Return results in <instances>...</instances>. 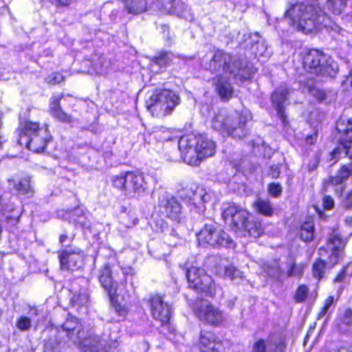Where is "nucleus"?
<instances>
[{
    "label": "nucleus",
    "instance_id": "1",
    "mask_svg": "<svg viewBox=\"0 0 352 352\" xmlns=\"http://www.w3.org/2000/svg\"><path fill=\"white\" fill-rule=\"evenodd\" d=\"M251 113L248 109L241 112L234 111L228 114L225 111H220L212 120V128L222 133H226L235 139L247 136L249 129L246 124L252 120Z\"/></svg>",
    "mask_w": 352,
    "mask_h": 352
},
{
    "label": "nucleus",
    "instance_id": "2",
    "mask_svg": "<svg viewBox=\"0 0 352 352\" xmlns=\"http://www.w3.org/2000/svg\"><path fill=\"white\" fill-rule=\"evenodd\" d=\"M178 148L184 161L192 166H198L203 158L212 156L215 153V143L206 137L190 134L182 137Z\"/></svg>",
    "mask_w": 352,
    "mask_h": 352
},
{
    "label": "nucleus",
    "instance_id": "3",
    "mask_svg": "<svg viewBox=\"0 0 352 352\" xmlns=\"http://www.w3.org/2000/svg\"><path fill=\"white\" fill-rule=\"evenodd\" d=\"M304 69L309 73L321 76L336 75L338 66L331 58L318 50H310L302 56Z\"/></svg>",
    "mask_w": 352,
    "mask_h": 352
},
{
    "label": "nucleus",
    "instance_id": "4",
    "mask_svg": "<svg viewBox=\"0 0 352 352\" xmlns=\"http://www.w3.org/2000/svg\"><path fill=\"white\" fill-rule=\"evenodd\" d=\"M179 97L169 89L156 91L146 102V108L153 116L164 117L172 113L179 104Z\"/></svg>",
    "mask_w": 352,
    "mask_h": 352
},
{
    "label": "nucleus",
    "instance_id": "5",
    "mask_svg": "<svg viewBox=\"0 0 352 352\" xmlns=\"http://www.w3.org/2000/svg\"><path fill=\"white\" fill-rule=\"evenodd\" d=\"M197 240L200 244L210 245L213 248H226L234 249L235 242L223 230L218 228L216 223H206L197 234Z\"/></svg>",
    "mask_w": 352,
    "mask_h": 352
},
{
    "label": "nucleus",
    "instance_id": "6",
    "mask_svg": "<svg viewBox=\"0 0 352 352\" xmlns=\"http://www.w3.org/2000/svg\"><path fill=\"white\" fill-rule=\"evenodd\" d=\"M210 69L213 72L223 71L236 76L239 75L243 68L241 60L236 56L223 50H218L214 52L209 63Z\"/></svg>",
    "mask_w": 352,
    "mask_h": 352
},
{
    "label": "nucleus",
    "instance_id": "7",
    "mask_svg": "<svg viewBox=\"0 0 352 352\" xmlns=\"http://www.w3.org/2000/svg\"><path fill=\"white\" fill-rule=\"evenodd\" d=\"M186 276L190 288L206 296L215 295L216 287L214 280L204 269L195 266L187 267Z\"/></svg>",
    "mask_w": 352,
    "mask_h": 352
},
{
    "label": "nucleus",
    "instance_id": "8",
    "mask_svg": "<svg viewBox=\"0 0 352 352\" xmlns=\"http://www.w3.org/2000/svg\"><path fill=\"white\" fill-rule=\"evenodd\" d=\"M157 208L162 216L175 223H180L184 217L181 203L176 197L168 192L162 190L159 192Z\"/></svg>",
    "mask_w": 352,
    "mask_h": 352
},
{
    "label": "nucleus",
    "instance_id": "9",
    "mask_svg": "<svg viewBox=\"0 0 352 352\" xmlns=\"http://www.w3.org/2000/svg\"><path fill=\"white\" fill-rule=\"evenodd\" d=\"M193 311L200 320L212 325H217L223 320L221 311L204 299H197L195 301Z\"/></svg>",
    "mask_w": 352,
    "mask_h": 352
},
{
    "label": "nucleus",
    "instance_id": "10",
    "mask_svg": "<svg viewBox=\"0 0 352 352\" xmlns=\"http://www.w3.org/2000/svg\"><path fill=\"white\" fill-rule=\"evenodd\" d=\"M222 217L234 231L241 232L245 228V223L249 218V212L242 207L232 205L222 212Z\"/></svg>",
    "mask_w": 352,
    "mask_h": 352
},
{
    "label": "nucleus",
    "instance_id": "11",
    "mask_svg": "<svg viewBox=\"0 0 352 352\" xmlns=\"http://www.w3.org/2000/svg\"><path fill=\"white\" fill-rule=\"evenodd\" d=\"M346 243L347 239L342 237L338 230H334L329 234L327 242V248L331 251L328 263L332 267L339 263Z\"/></svg>",
    "mask_w": 352,
    "mask_h": 352
},
{
    "label": "nucleus",
    "instance_id": "12",
    "mask_svg": "<svg viewBox=\"0 0 352 352\" xmlns=\"http://www.w3.org/2000/svg\"><path fill=\"white\" fill-rule=\"evenodd\" d=\"M151 313L153 318L162 324H167L171 316V307L165 302L162 297L155 295L150 298Z\"/></svg>",
    "mask_w": 352,
    "mask_h": 352
},
{
    "label": "nucleus",
    "instance_id": "13",
    "mask_svg": "<svg viewBox=\"0 0 352 352\" xmlns=\"http://www.w3.org/2000/svg\"><path fill=\"white\" fill-rule=\"evenodd\" d=\"M289 89L285 85H280L276 89L271 96V100L274 107L277 111L278 118L284 125L288 123L287 116L285 113V102L289 100Z\"/></svg>",
    "mask_w": 352,
    "mask_h": 352
},
{
    "label": "nucleus",
    "instance_id": "14",
    "mask_svg": "<svg viewBox=\"0 0 352 352\" xmlns=\"http://www.w3.org/2000/svg\"><path fill=\"white\" fill-rule=\"evenodd\" d=\"M78 342L86 352H109L111 347L117 346L116 342L110 344L105 339L92 334Z\"/></svg>",
    "mask_w": 352,
    "mask_h": 352
},
{
    "label": "nucleus",
    "instance_id": "15",
    "mask_svg": "<svg viewBox=\"0 0 352 352\" xmlns=\"http://www.w3.org/2000/svg\"><path fill=\"white\" fill-rule=\"evenodd\" d=\"M162 9L166 13L186 20H192L190 9L182 0H162Z\"/></svg>",
    "mask_w": 352,
    "mask_h": 352
},
{
    "label": "nucleus",
    "instance_id": "16",
    "mask_svg": "<svg viewBox=\"0 0 352 352\" xmlns=\"http://www.w3.org/2000/svg\"><path fill=\"white\" fill-rule=\"evenodd\" d=\"M60 268L62 270L75 271L82 264V258L79 252L67 248L59 254Z\"/></svg>",
    "mask_w": 352,
    "mask_h": 352
},
{
    "label": "nucleus",
    "instance_id": "17",
    "mask_svg": "<svg viewBox=\"0 0 352 352\" xmlns=\"http://www.w3.org/2000/svg\"><path fill=\"white\" fill-rule=\"evenodd\" d=\"M98 280L109 297L113 298L118 291V283L113 277V270L109 264H104L99 270Z\"/></svg>",
    "mask_w": 352,
    "mask_h": 352
},
{
    "label": "nucleus",
    "instance_id": "18",
    "mask_svg": "<svg viewBox=\"0 0 352 352\" xmlns=\"http://www.w3.org/2000/svg\"><path fill=\"white\" fill-rule=\"evenodd\" d=\"M8 182L9 188L14 189L18 194L25 195L27 197L34 196V190L30 176L25 175L16 179H9Z\"/></svg>",
    "mask_w": 352,
    "mask_h": 352
},
{
    "label": "nucleus",
    "instance_id": "19",
    "mask_svg": "<svg viewBox=\"0 0 352 352\" xmlns=\"http://www.w3.org/2000/svg\"><path fill=\"white\" fill-rule=\"evenodd\" d=\"M199 347L201 352H223L222 343L210 331L201 333Z\"/></svg>",
    "mask_w": 352,
    "mask_h": 352
},
{
    "label": "nucleus",
    "instance_id": "20",
    "mask_svg": "<svg viewBox=\"0 0 352 352\" xmlns=\"http://www.w3.org/2000/svg\"><path fill=\"white\" fill-rule=\"evenodd\" d=\"M63 331L67 337L74 342L80 341L84 336V327L81 322L74 317H69L62 324Z\"/></svg>",
    "mask_w": 352,
    "mask_h": 352
},
{
    "label": "nucleus",
    "instance_id": "21",
    "mask_svg": "<svg viewBox=\"0 0 352 352\" xmlns=\"http://www.w3.org/2000/svg\"><path fill=\"white\" fill-rule=\"evenodd\" d=\"M50 134L47 129H41L38 132L25 140L26 146L29 150L35 153H40L44 150L48 141Z\"/></svg>",
    "mask_w": 352,
    "mask_h": 352
},
{
    "label": "nucleus",
    "instance_id": "22",
    "mask_svg": "<svg viewBox=\"0 0 352 352\" xmlns=\"http://www.w3.org/2000/svg\"><path fill=\"white\" fill-rule=\"evenodd\" d=\"M339 157H348L352 159V138L340 137L338 145L330 153V161Z\"/></svg>",
    "mask_w": 352,
    "mask_h": 352
},
{
    "label": "nucleus",
    "instance_id": "23",
    "mask_svg": "<svg viewBox=\"0 0 352 352\" xmlns=\"http://www.w3.org/2000/svg\"><path fill=\"white\" fill-rule=\"evenodd\" d=\"M124 10L128 14L138 15L147 10L153 0H122Z\"/></svg>",
    "mask_w": 352,
    "mask_h": 352
},
{
    "label": "nucleus",
    "instance_id": "24",
    "mask_svg": "<svg viewBox=\"0 0 352 352\" xmlns=\"http://www.w3.org/2000/svg\"><path fill=\"white\" fill-rule=\"evenodd\" d=\"M285 348L282 342L273 344L269 340L259 339L253 344L251 352H285Z\"/></svg>",
    "mask_w": 352,
    "mask_h": 352
},
{
    "label": "nucleus",
    "instance_id": "25",
    "mask_svg": "<svg viewBox=\"0 0 352 352\" xmlns=\"http://www.w3.org/2000/svg\"><path fill=\"white\" fill-rule=\"evenodd\" d=\"M215 90L223 100H228L232 97L234 90L229 80L223 76H218L215 78Z\"/></svg>",
    "mask_w": 352,
    "mask_h": 352
},
{
    "label": "nucleus",
    "instance_id": "26",
    "mask_svg": "<svg viewBox=\"0 0 352 352\" xmlns=\"http://www.w3.org/2000/svg\"><path fill=\"white\" fill-rule=\"evenodd\" d=\"M352 175V163L342 165L337 171L335 176L329 177L328 184L333 186L344 184Z\"/></svg>",
    "mask_w": 352,
    "mask_h": 352
},
{
    "label": "nucleus",
    "instance_id": "27",
    "mask_svg": "<svg viewBox=\"0 0 352 352\" xmlns=\"http://www.w3.org/2000/svg\"><path fill=\"white\" fill-rule=\"evenodd\" d=\"M128 182L132 185L134 195H140L148 188V184L142 174H133L128 173Z\"/></svg>",
    "mask_w": 352,
    "mask_h": 352
},
{
    "label": "nucleus",
    "instance_id": "28",
    "mask_svg": "<svg viewBox=\"0 0 352 352\" xmlns=\"http://www.w3.org/2000/svg\"><path fill=\"white\" fill-rule=\"evenodd\" d=\"M62 98L63 95L58 96L51 103V113L52 116L59 121L65 123H71L73 122L72 117L64 112L60 105V101Z\"/></svg>",
    "mask_w": 352,
    "mask_h": 352
},
{
    "label": "nucleus",
    "instance_id": "29",
    "mask_svg": "<svg viewBox=\"0 0 352 352\" xmlns=\"http://www.w3.org/2000/svg\"><path fill=\"white\" fill-rule=\"evenodd\" d=\"M194 195H192V205L198 206L210 200V195L206 190L195 184Z\"/></svg>",
    "mask_w": 352,
    "mask_h": 352
},
{
    "label": "nucleus",
    "instance_id": "30",
    "mask_svg": "<svg viewBox=\"0 0 352 352\" xmlns=\"http://www.w3.org/2000/svg\"><path fill=\"white\" fill-rule=\"evenodd\" d=\"M253 206L256 212L264 216L272 217L274 214V208L270 200L258 198Z\"/></svg>",
    "mask_w": 352,
    "mask_h": 352
},
{
    "label": "nucleus",
    "instance_id": "31",
    "mask_svg": "<svg viewBox=\"0 0 352 352\" xmlns=\"http://www.w3.org/2000/svg\"><path fill=\"white\" fill-rule=\"evenodd\" d=\"M241 232H245L248 233L249 236L258 238L263 233V229L260 222L248 220L245 223V228Z\"/></svg>",
    "mask_w": 352,
    "mask_h": 352
},
{
    "label": "nucleus",
    "instance_id": "32",
    "mask_svg": "<svg viewBox=\"0 0 352 352\" xmlns=\"http://www.w3.org/2000/svg\"><path fill=\"white\" fill-rule=\"evenodd\" d=\"M336 130L341 137L351 138L352 135V120L340 119L336 123Z\"/></svg>",
    "mask_w": 352,
    "mask_h": 352
},
{
    "label": "nucleus",
    "instance_id": "33",
    "mask_svg": "<svg viewBox=\"0 0 352 352\" xmlns=\"http://www.w3.org/2000/svg\"><path fill=\"white\" fill-rule=\"evenodd\" d=\"M265 271L268 276L277 280H280L283 275L279 263L275 261L267 265Z\"/></svg>",
    "mask_w": 352,
    "mask_h": 352
},
{
    "label": "nucleus",
    "instance_id": "34",
    "mask_svg": "<svg viewBox=\"0 0 352 352\" xmlns=\"http://www.w3.org/2000/svg\"><path fill=\"white\" fill-rule=\"evenodd\" d=\"M314 226L313 222H305L300 228V238L304 241H310L314 238Z\"/></svg>",
    "mask_w": 352,
    "mask_h": 352
},
{
    "label": "nucleus",
    "instance_id": "35",
    "mask_svg": "<svg viewBox=\"0 0 352 352\" xmlns=\"http://www.w3.org/2000/svg\"><path fill=\"white\" fill-rule=\"evenodd\" d=\"M243 273L232 265L226 266L223 272V278L231 280L242 279Z\"/></svg>",
    "mask_w": 352,
    "mask_h": 352
},
{
    "label": "nucleus",
    "instance_id": "36",
    "mask_svg": "<svg viewBox=\"0 0 352 352\" xmlns=\"http://www.w3.org/2000/svg\"><path fill=\"white\" fill-rule=\"evenodd\" d=\"M287 277L300 276L303 274L304 267L302 264L296 265L294 261H289L286 265Z\"/></svg>",
    "mask_w": 352,
    "mask_h": 352
},
{
    "label": "nucleus",
    "instance_id": "37",
    "mask_svg": "<svg viewBox=\"0 0 352 352\" xmlns=\"http://www.w3.org/2000/svg\"><path fill=\"white\" fill-rule=\"evenodd\" d=\"M326 270L324 261L318 258L313 264L312 273L314 278L320 280L324 277Z\"/></svg>",
    "mask_w": 352,
    "mask_h": 352
},
{
    "label": "nucleus",
    "instance_id": "38",
    "mask_svg": "<svg viewBox=\"0 0 352 352\" xmlns=\"http://www.w3.org/2000/svg\"><path fill=\"white\" fill-rule=\"evenodd\" d=\"M174 56L172 53L164 52H160L157 56L153 57V61L160 67H166L173 60Z\"/></svg>",
    "mask_w": 352,
    "mask_h": 352
},
{
    "label": "nucleus",
    "instance_id": "39",
    "mask_svg": "<svg viewBox=\"0 0 352 352\" xmlns=\"http://www.w3.org/2000/svg\"><path fill=\"white\" fill-rule=\"evenodd\" d=\"M195 184L186 186L178 191L179 197L184 202L192 204V195H194Z\"/></svg>",
    "mask_w": 352,
    "mask_h": 352
},
{
    "label": "nucleus",
    "instance_id": "40",
    "mask_svg": "<svg viewBox=\"0 0 352 352\" xmlns=\"http://www.w3.org/2000/svg\"><path fill=\"white\" fill-rule=\"evenodd\" d=\"M72 212V221L80 224L81 226H87L84 210L81 207H76Z\"/></svg>",
    "mask_w": 352,
    "mask_h": 352
},
{
    "label": "nucleus",
    "instance_id": "41",
    "mask_svg": "<svg viewBox=\"0 0 352 352\" xmlns=\"http://www.w3.org/2000/svg\"><path fill=\"white\" fill-rule=\"evenodd\" d=\"M41 129L38 123L27 122L25 125V135L27 136L26 140H28L30 136L36 135Z\"/></svg>",
    "mask_w": 352,
    "mask_h": 352
},
{
    "label": "nucleus",
    "instance_id": "42",
    "mask_svg": "<svg viewBox=\"0 0 352 352\" xmlns=\"http://www.w3.org/2000/svg\"><path fill=\"white\" fill-rule=\"evenodd\" d=\"M16 327L21 331H28L32 327L30 318L26 316H21L16 322Z\"/></svg>",
    "mask_w": 352,
    "mask_h": 352
},
{
    "label": "nucleus",
    "instance_id": "43",
    "mask_svg": "<svg viewBox=\"0 0 352 352\" xmlns=\"http://www.w3.org/2000/svg\"><path fill=\"white\" fill-rule=\"evenodd\" d=\"M125 182H128V173L125 175L115 177L113 179V186L124 192V188H126V186H124Z\"/></svg>",
    "mask_w": 352,
    "mask_h": 352
},
{
    "label": "nucleus",
    "instance_id": "44",
    "mask_svg": "<svg viewBox=\"0 0 352 352\" xmlns=\"http://www.w3.org/2000/svg\"><path fill=\"white\" fill-rule=\"evenodd\" d=\"M334 301L333 296H330L326 298L324 302V305L321 308L320 311L318 313V319L323 318L329 311L331 307L333 306Z\"/></svg>",
    "mask_w": 352,
    "mask_h": 352
},
{
    "label": "nucleus",
    "instance_id": "45",
    "mask_svg": "<svg viewBox=\"0 0 352 352\" xmlns=\"http://www.w3.org/2000/svg\"><path fill=\"white\" fill-rule=\"evenodd\" d=\"M267 191L271 196L278 198L282 195L283 188L280 184L272 182L268 185Z\"/></svg>",
    "mask_w": 352,
    "mask_h": 352
},
{
    "label": "nucleus",
    "instance_id": "46",
    "mask_svg": "<svg viewBox=\"0 0 352 352\" xmlns=\"http://www.w3.org/2000/svg\"><path fill=\"white\" fill-rule=\"evenodd\" d=\"M343 205L347 208H352V190L347 194L343 200ZM344 222L347 226L352 227V214L346 217Z\"/></svg>",
    "mask_w": 352,
    "mask_h": 352
},
{
    "label": "nucleus",
    "instance_id": "47",
    "mask_svg": "<svg viewBox=\"0 0 352 352\" xmlns=\"http://www.w3.org/2000/svg\"><path fill=\"white\" fill-rule=\"evenodd\" d=\"M118 294L116 293L113 298L109 297L111 303L113 307L114 311L121 316H124L126 314L124 307L122 306L117 300Z\"/></svg>",
    "mask_w": 352,
    "mask_h": 352
},
{
    "label": "nucleus",
    "instance_id": "48",
    "mask_svg": "<svg viewBox=\"0 0 352 352\" xmlns=\"http://www.w3.org/2000/svg\"><path fill=\"white\" fill-rule=\"evenodd\" d=\"M307 294H308V288L307 287V286H305V285L299 286L296 292L295 296H294V299H295L296 302H303L306 299V298L307 296Z\"/></svg>",
    "mask_w": 352,
    "mask_h": 352
},
{
    "label": "nucleus",
    "instance_id": "49",
    "mask_svg": "<svg viewBox=\"0 0 352 352\" xmlns=\"http://www.w3.org/2000/svg\"><path fill=\"white\" fill-rule=\"evenodd\" d=\"M74 305H85L89 300L88 296L85 293L74 295L72 299Z\"/></svg>",
    "mask_w": 352,
    "mask_h": 352
},
{
    "label": "nucleus",
    "instance_id": "50",
    "mask_svg": "<svg viewBox=\"0 0 352 352\" xmlns=\"http://www.w3.org/2000/svg\"><path fill=\"white\" fill-rule=\"evenodd\" d=\"M65 77L58 72L52 73L51 75L48 76L47 78V81L50 85H56L59 84L62 81H63Z\"/></svg>",
    "mask_w": 352,
    "mask_h": 352
},
{
    "label": "nucleus",
    "instance_id": "51",
    "mask_svg": "<svg viewBox=\"0 0 352 352\" xmlns=\"http://www.w3.org/2000/svg\"><path fill=\"white\" fill-rule=\"evenodd\" d=\"M349 266L346 265L344 267L342 270L340 272V273L336 276V277L333 280V283H340L344 281L347 273Z\"/></svg>",
    "mask_w": 352,
    "mask_h": 352
},
{
    "label": "nucleus",
    "instance_id": "52",
    "mask_svg": "<svg viewBox=\"0 0 352 352\" xmlns=\"http://www.w3.org/2000/svg\"><path fill=\"white\" fill-rule=\"evenodd\" d=\"M322 206L327 210H331L334 207V200L329 195H325L323 197Z\"/></svg>",
    "mask_w": 352,
    "mask_h": 352
},
{
    "label": "nucleus",
    "instance_id": "53",
    "mask_svg": "<svg viewBox=\"0 0 352 352\" xmlns=\"http://www.w3.org/2000/svg\"><path fill=\"white\" fill-rule=\"evenodd\" d=\"M342 320L346 325L349 326L352 324V311L350 309L344 311Z\"/></svg>",
    "mask_w": 352,
    "mask_h": 352
},
{
    "label": "nucleus",
    "instance_id": "54",
    "mask_svg": "<svg viewBox=\"0 0 352 352\" xmlns=\"http://www.w3.org/2000/svg\"><path fill=\"white\" fill-rule=\"evenodd\" d=\"M57 216L58 218L63 220H69V221H72V212L70 210H58L57 212Z\"/></svg>",
    "mask_w": 352,
    "mask_h": 352
},
{
    "label": "nucleus",
    "instance_id": "55",
    "mask_svg": "<svg viewBox=\"0 0 352 352\" xmlns=\"http://www.w3.org/2000/svg\"><path fill=\"white\" fill-rule=\"evenodd\" d=\"M269 175L272 179H276L280 175V170L278 166H272L269 172Z\"/></svg>",
    "mask_w": 352,
    "mask_h": 352
},
{
    "label": "nucleus",
    "instance_id": "56",
    "mask_svg": "<svg viewBox=\"0 0 352 352\" xmlns=\"http://www.w3.org/2000/svg\"><path fill=\"white\" fill-rule=\"evenodd\" d=\"M0 205L2 206V209L4 210L10 211L13 210L12 206H8L6 202V199L3 197L2 196H0Z\"/></svg>",
    "mask_w": 352,
    "mask_h": 352
},
{
    "label": "nucleus",
    "instance_id": "57",
    "mask_svg": "<svg viewBox=\"0 0 352 352\" xmlns=\"http://www.w3.org/2000/svg\"><path fill=\"white\" fill-rule=\"evenodd\" d=\"M124 186H126V188H124V195L129 196L131 195L133 192V186L131 183L125 182Z\"/></svg>",
    "mask_w": 352,
    "mask_h": 352
},
{
    "label": "nucleus",
    "instance_id": "58",
    "mask_svg": "<svg viewBox=\"0 0 352 352\" xmlns=\"http://www.w3.org/2000/svg\"><path fill=\"white\" fill-rule=\"evenodd\" d=\"M236 300V298H234L226 302V305L230 309H232L234 308Z\"/></svg>",
    "mask_w": 352,
    "mask_h": 352
},
{
    "label": "nucleus",
    "instance_id": "59",
    "mask_svg": "<svg viewBox=\"0 0 352 352\" xmlns=\"http://www.w3.org/2000/svg\"><path fill=\"white\" fill-rule=\"evenodd\" d=\"M316 135L307 136V138L306 139V142L307 144H314V142L316 140Z\"/></svg>",
    "mask_w": 352,
    "mask_h": 352
},
{
    "label": "nucleus",
    "instance_id": "60",
    "mask_svg": "<svg viewBox=\"0 0 352 352\" xmlns=\"http://www.w3.org/2000/svg\"><path fill=\"white\" fill-rule=\"evenodd\" d=\"M103 65L102 64L100 67H98V64H94V65H93V67L94 68V70L98 72V73H102L104 72L102 67H103Z\"/></svg>",
    "mask_w": 352,
    "mask_h": 352
},
{
    "label": "nucleus",
    "instance_id": "61",
    "mask_svg": "<svg viewBox=\"0 0 352 352\" xmlns=\"http://www.w3.org/2000/svg\"><path fill=\"white\" fill-rule=\"evenodd\" d=\"M344 186H340L339 188H337L336 189V195L338 196V197H341L342 195V192L344 191Z\"/></svg>",
    "mask_w": 352,
    "mask_h": 352
},
{
    "label": "nucleus",
    "instance_id": "62",
    "mask_svg": "<svg viewBox=\"0 0 352 352\" xmlns=\"http://www.w3.org/2000/svg\"><path fill=\"white\" fill-rule=\"evenodd\" d=\"M157 135V138L159 139H161L162 140L168 141V140H171V138H170V136L169 135H167V136L162 137L161 133H158Z\"/></svg>",
    "mask_w": 352,
    "mask_h": 352
},
{
    "label": "nucleus",
    "instance_id": "63",
    "mask_svg": "<svg viewBox=\"0 0 352 352\" xmlns=\"http://www.w3.org/2000/svg\"><path fill=\"white\" fill-rule=\"evenodd\" d=\"M67 239V236L66 234H62L59 237V241L60 243H63Z\"/></svg>",
    "mask_w": 352,
    "mask_h": 352
},
{
    "label": "nucleus",
    "instance_id": "64",
    "mask_svg": "<svg viewBox=\"0 0 352 352\" xmlns=\"http://www.w3.org/2000/svg\"><path fill=\"white\" fill-rule=\"evenodd\" d=\"M331 352H349L348 350H346L344 348H340L339 349L333 350Z\"/></svg>",
    "mask_w": 352,
    "mask_h": 352
}]
</instances>
